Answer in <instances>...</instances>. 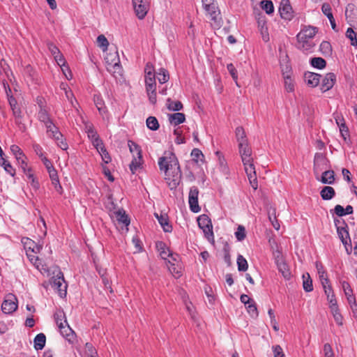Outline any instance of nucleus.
<instances>
[{
  "label": "nucleus",
  "mask_w": 357,
  "mask_h": 357,
  "mask_svg": "<svg viewBox=\"0 0 357 357\" xmlns=\"http://www.w3.org/2000/svg\"><path fill=\"white\" fill-rule=\"evenodd\" d=\"M158 165L160 171L164 172L165 179L170 189L176 188L181 181L182 174L175 154L165 152L164 155L159 158Z\"/></svg>",
  "instance_id": "1"
},
{
  "label": "nucleus",
  "mask_w": 357,
  "mask_h": 357,
  "mask_svg": "<svg viewBox=\"0 0 357 357\" xmlns=\"http://www.w3.org/2000/svg\"><path fill=\"white\" fill-rule=\"evenodd\" d=\"M317 32L314 26H305L297 35L298 48L303 52H311L314 47L312 38Z\"/></svg>",
  "instance_id": "2"
},
{
  "label": "nucleus",
  "mask_w": 357,
  "mask_h": 357,
  "mask_svg": "<svg viewBox=\"0 0 357 357\" xmlns=\"http://www.w3.org/2000/svg\"><path fill=\"white\" fill-rule=\"evenodd\" d=\"M54 317L61 335L69 342L73 343L75 340L76 335L70 327L64 312L62 310H57Z\"/></svg>",
  "instance_id": "3"
},
{
  "label": "nucleus",
  "mask_w": 357,
  "mask_h": 357,
  "mask_svg": "<svg viewBox=\"0 0 357 357\" xmlns=\"http://www.w3.org/2000/svg\"><path fill=\"white\" fill-rule=\"evenodd\" d=\"M199 227L203 231L205 237L209 242H214V234L211 219L207 215L203 214L197 218Z\"/></svg>",
  "instance_id": "4"
},
{
  "label": "nucleus",
  "mask_w": 357,
  "mask_h": 357,
  "mask_svg": "<svg viewBox=\"0 0 357 357\" xmlns=\"http://www.w3.org/2000/svg\"><path fill=\"white\" fill-rule=\"evenodd\" d=\"M47 128V132L49 137L54 139L58 146L62 150H66L68 149V144L63 139V135L59 130L58 128L52 122L45 126Z\"/></svg>",
  "instance_id": "5"
},
{
  "label": "nucleus",
  "mask_w": 357,
  "mask_h": 357,
  "mask_svg": "<svg viewBox=\"0 0 357 357\" xmlns=\"http://www.w3.org/2000/svg\"><path fill=\"white\" fill-rule=\"evenodd\" d=\"M204 9L211 21V25L215 27H220L222 24V17L218 4L211 5L210 7H206Z\"/></svg>",
  "instance_id": "6"
},
{
  "label": "nucleus",
  "mask_w": 357,
  "mask_h": 357,
  "mask_svg": "<svg viewBox=\"0 0 357 357\" xmlns=\"http://www.w3.org/2000/svg\"><path fill=\"white\" fill-rule=\"evenodd\" d=\"M52 287L57 291L61 297L66 295L67 284L64 280L63 273L59 271L56 276L52 278L51 282Z\"/></svg>",
  "instance_id": "7"
},
{
  "label": "nucleus",
  "mask_w": 357,
  "mask_h": 357,
  "mask_svg": "<svg viewBox=\"0 0 357 357\" xmlns=\"http://www.w3.org/2000/svg\"><path fill=\"white\" fill-rule=\"evenodd\" d=\"M328 167V160L322 153H316L314 159V173L317 180H319V174L321 172L327 170Z\"/></svg>",
  "instance_id": "8"
},
{
  "label": "nucleus",
  "mask_w": 357,
  "mask_h": 357,
  "mask_svg": "<svg viewBox=\"0 0 357 357\" xmlns=\"http://www.w3.org/2000/svg\"><path fill=\"white\" fill-rule=\"evenodd\" d=\"M136 15L140 20L144 18L149 9V0H132Z\"/></svg>",
  "instance_id": "9"
},
{
  "label": "nucleus",
  "mask_w": 357,
  "mask_h": 357,
  "mask_svg": "<svg viewBox=\"0 0 357 357\" xmlns=\"http://www.w3.org/2000/svg\"><path fill=\"white\" fill-rule=\"evenodd\" d=\"M198 188L195 186L191 187L189 192L188 203L190 210L194 213H198L201 210L198 204Z\"/></svg>",
  "instance_id": "10"
},
{
  "label": "nucleus",
  "mask_w": 357,
  "mask_h": 357,
  "mask_svg": "<svg viewBox=\"0 0 357 357\" xmlns=\"http://www.w3.org/2000/svg\"><path fill=\"white\" fill-rule=\"evenodd\" d=\"M17 308V298L13 295L6 297L1 305V310L5 314H11Z\"/></svg>",
  "instance_id": "11"
},
{
  "label": "nucleus",
  "mask_w": 357,
  "mask_h": 357,
  "mask_svg": "<svg viewBox=\"0 0 357 357\" xmlns=\"http://www.w3.org/2000/svg\"><path fill=\"white\" fill-rule=\"evenodd\" d=\"M280 17L286 20H291L293 17V10L289 0H282L279 7Z\"/></svg>",
  "instance_id": "12"
},
{
  "label": "nucleus",
  "mask_w": 357,
  "mask_h": 357,
  "mask_svg": "<svg viewBox=\"0 0 357 357\" xmlns=\"http://www.w3.org/2000/svg\"><path fill=\"white\" fill-rule=\"evenodd\" d=\"M336 81V76L333 73H327L322 79L321 90L326 92L333 88Z\"/></svg>",
  "instance_id": "13"
},
{
  "label": "nucleus",
  "mask_w": 357,
  "mask_h": 357,
  "mask_svg": "<svg viewBox=\"0 0 357 357\" xmlns=\"http://www.w3.org/2000/svg\"><path fill=\"white\" fill-rule=\"evenodd\" d=\"M85 130L87 133L88 137L91 140L94 146H98L101 145L102 140L99 138L97 132L95 130L93 126L91 124H86Z\"/></svg>",
  "instance_id": "14"
},
{
  "label": "nucleus",
  "mask_w": 357,
  "mask_h": 357,
  "mask_svg": "<svg viewBox=\"0 0 357 357\" xmlns=\"http://www.w3.org/2000/svg\"><path fill=\"white\" fill-rule=\"evenodd\" d=\"M24 247L26 251L31 252V253H38L42 249L40 245H38L33 241L29 238L22 240Z\"/></svg>",
  "instance_id": "15"
},
{
  "label": "nucleus",
  "mask_w": 357,
  "mask_h": 357,
  "mask_svg": "<svg viewBox=\"0 0 357 357\" xmlns=\"http://www.w3.org/2000/svg\"><path fill=\"white\" fill-rule=\"evenodd\" d=\"M276 264L279 272L282 274L285 280H289L291 274V271L287 265V264L282 260V259H277Z\"/></svg>",
  "instance_id": "16"
},
{
  "label": "nucleus",
  "mask_w": 357,
  "mask_h": 357,
  "mask_svg": "<svg viewBox=\"0 0 357 357\" xmlns=\"http://www.w3.org/2000/svg\"><path fill=\"white\" fill-rule=\"evenodd\" d=\"M320 75L307 72L304 75V79L307 84L311 87L317 86L320 82Z\"/></svg>",
  "instance_id": "17"
},
{
  "label": "nucleus",
  "mask_w": 357,
  "mask_h": 357,
  "mask_svg": "<svg viewBox=\"0 0 357 357\" xmlns=\"http://www.w3.org/2000/svg\"><path fill=\"white\" fill-rule=\"evenodd\" d=\"M345 16L347 20V22L351 26H354V23L355 22L356 18V6L353 3H349L345 10Z\"/></svg>",
  "instance_id": "18"
},
{
  "label": "nucleus",
  "mask_w": 357,
  "mask_h": 357,
  "mask_svg": "<svg viewBox=\"0 0 357 357\" xmlns=\"http://www.w3.org/2000/svg\"><path fill=\"white\" fill-rule=\"evenodd\" d=\"M157 246L160 251V255L162 259H167V257H170L172 261H177L178 256L172 254L170 252V250L167 248L165 247V245L164 243L160 242V243H158L157 245Z\"/></svg>",
  "instance_id": "19"
},
{
  "label": "nucleus",
  "mask_w": 357,
  "mask_h": 357,
  "mask_svg": "<svg viewBox=\"0 0 357 357\" xmlns=\"http://www.w3.org/2000/svg\"><path fill=\"white\" fill-rule=\"evenodd\" d=\"M155 216L158 219L159 223L162 227L164 231L165 232H171L172 230V227L169 224L167 216L166 215H158V213H155Z\"/></svg>",
  "instance_id": "20"
},
{
  "label": "nucleus",
  "mask_w": 357,
  "mask_h": 357,
  "mask_svg": "<svg viewBox=\"0 0 357 357\" xmlns=\"http://www.w3.org/2000/svg\"><path fill=\"white\" fill-rule=\"evenodd\" d=\"M146 91L147 96L149 97V102L152 105H155L157 102V96H156V84H150L146 85Z\"/></svg>",
  "instance_id": "21"
},
{
  "label": "nucleus",
  "mask_w": 357,
  "mask_h": 357,
  "mask_svg": "<svg viewBox=\"0 0 357 357\" xmlns=\"http://www.w3.org/2000/svg\"><path fill=\"white\" fill-rule=\"evenodd\" d=\"M106 67L112 64L120 63V59L117 50L110 52L105 56Z\"/></svg>",
  "instance_id": "22"
},
{
  "label": "nucleus",
  "mask_w": 357,
  "mask_h": 357,
  "mask_svg": "<svg viewBox=\"0 0 357 357\" xmlns=\"http://www.w3.org/2000/svg\"><path fill=\"white\" fill-rule=\"evenodd\" d=\"M322 183L333 184L335 181V173L333 170H325L319 180Z\"/></svg>",
  "instance_id": "23"
},
{
  "label": "nucleus",
  "mask_w": 357,
  "mask_h": 357,
  "mask_svg": "<svg viewBox=\"0 0 357 357\" xmlns=\"http://www.w3.org/2000/svg\"><path fill=\"white\" fill-rule=\"evenodd\" d=\"M168 117L170 123L174 126L181 124L185 121V114L180 112L169 114Z\"/></svg>",
  "instance_id": "24"
},
{
  "label": "nucleus",
  "mask_w": 357,
  "mask_h": 357,
  "mask_svg": "<svg viewBox=\"0 0 357 357\" xmlns=\"http://www.w3.org/2000/svg\"><path fill=\"white\" fill-rule=\"evenodd\" d=\"M321 10H322V12L324 13V14L326 15L327 16V17L328 18L330 23L331 24L332 29L333 30L336 31V24L335 22L333 15L331 13V8L330 5L328 3L323 4V6L321 7Z\"/></svg>",
  "instance_id": "25"
},
{
  "label": "nucleus",
  "mask_w": 357,
  "mask_h": 357,
  "mask_svg": "<svg viewBox=\"0 0 357 357\" xmlns=\"http://www.w3.org/2000/svg\"><path fill=\"white\" fill-rule=\"evenodd\" d=\"M347 225L342 227H337V231L339 236V238L341 239L343 244L347 245L348 243V240L350 241L349 234L347 229Z\"/></svg>",
  "instance_id": "26"
},
{
  "label": "nucleus",
  "mask_w": 357,
  "mask_h": 357,
  "mask_svg": "<svg viewBox=\"0 0 357 357\" xmlns=\"http://www.w3.org/2000/svg\"><path fill=\"white\" fill-rule=\"evenodd\" d=\"M320 195L324 200H330L335 195L333 188L331 186H325L320 192Z\"/></svg>",
  "instance_id": "27"
},
{
  "label": "nucleus",
  "mask_w": 357,
  "mask_h": 357,
  "mask_svg": "<svg viewBox=\"0 0 357 357\" xmlns=\"http://www.w3.org/2000/svg\"><path fill=\"white\" fill-rule=\"evenodd\" d=\"M108 72H109L115 78L122 76L123 69L120 63L112 64L106 67Z\"/></svg>",
  "instance_id": "28"
},
{
  "label": "nucleus",
  "mask_w": 357,
  "mask_h": 357,
  "mask_svg": "<svg viewBox=\"0 0 357 357\" xmlns=\"http://www.w3.org/2000/svg\"><path fill=\"white\" fill-rule=\"evenodd\" d=\"M34 348L36 350H41L44 348L46 342V337L43 333L38 334L33 340Z\"/></svg>",
  "instance_id": "29"
},
{
  "label": "nucleus",
  "mask_w": 357,
  "mask_h": 357,
  "mask_svg": "<svg viewBox=\"0 0 357 357\" xmlns=\"http://www.w3.org/2000/svg\"><path fill=\"white\" fill-rule=\"evenodd\" d=\"M95 105L101 115L107 112V109L102 98L99 95H95L93 97Z\"/></svg>",
  "instance_id": "30"
},
{
  "label": "nucleus",
  "mask_w": 357,
  "mask_h": 357,
  "mask_svg": "<svg viewBox=\"0 0 357 357\" xmlns=\"http://www.w3.org/2000/svg\"><path fill=\"white\" fill-rule=\"evenodd\" d=\"M166 106L167 108L170 111L178 112L183 109V104L181 102L178 100L174 101L171 98H167Z\"/></svg>",
  "instance_id": "31"
},
{
  "label": "nucleus",
  "mask_w": 357,
  "mask_h": 357,
  "mask_svg": "<svg viewBox=\"0 0 357 357\" xmlns=\"http://www.w3.org/2000/svg\"><path fill=\"white\" fill-rule=\"evenodd\" d=\"M330 309L336 324L339 326H342L343 317L339 311L337 305L333 304L332 306H330Z\"/></svg>",
  "instance_id": "32"
},
{
  "label": "nucleus",
  "mask_w": 357,
  "mask_h": 357,
  "mask_svg": "<svg viewBox=\"0 0 357 357\" xmlns=\"http://www.w3.org/2000/svg\"><path fill=\"white\" fill-rule=\"evenodd\" d=\"M236 137L238 143V146L242 144H247L248 139L244 129L241 126H238L236 128Z\"/></svg>",
  "instance_id": "33"
},
{
  "label": "nucleus",
  "mask_w": 357,
  "mask_h": 357,
  "mask_svg": "<svg viewBox=\"0 0 357 357\" xmlns=\"http://www.w3.org/2000/svg\"><path fill=\"white\" fill-rule=\"evenodd\" d=\"M245 173L248 177L250 183L254 182L257 180L256 172L254 166V163L248 165H244Z\"/></svg>",
  "instance_id": "34"
},
{
  "label": "nucleus",
  "mask_w": 357,
  "mask_h": 357,
  "mask_svg": "<svg viewBox=\"0 0 357 357\" xmlns=\"http://www.w3.org/2000/svg\"><path fill=\"white\" fill-rule=\"evenodd\" d=\"M303 287L306 292L313 290L312 280L308 273L303 275Z\"/></svg>",
  "instance_id": "35"
},
{
  "label": "nucleus",
  "mask_w": 357,
  "mask_h": 357,
  "mask_svg": "<svg viewBox=\"0 0 357 357\" xmlns=\"http://www.w3.org/2000/svg\"><path fill=\"white\" fill-rule=\"evenodd\" d=\"M26 256L29 259L30 261L33 264V265L40 271L43 270L45 271V268H43V266H42V268H40V266L41 265L40 259L38 258V256L36 255L37 253H31V252L26 251Z\"/></svg>",
  "instance_id": "36"
},
{
  "label": "nucleus",
  "mask_w": 357,
  "mask_h": 357,
  "mask_svg": "<svg viewBox=\"0 0 357 357\" xmlns=\"http://www.w3.org/2000/svg\"><path fill=\"white\" fill-rule=\"evenodd\" d=\"M115 217L116 220L119 223H122L126 227H128L130 224V220L128 215L126 214L124 211L119 210L115 213Z\"/></svg>",
  "instance_id": "37"
},
{
  "label": "nucleus",
  "mask_w": 357,
  "mask_h": 357,
  "mask_svg": "<svg viewBox=\"0 0 357 357\" xmlns=\"http://www.w3.org/2000/svg\"><path fill=\"white\" fill-rule=\"evenodd\" d=\"M282 75L284 81V87L287 91L292 92L294 90V84L293 79L291 78V75H285L284 70H282Z\"/></svg>",
  "instance_id": "38"
},
{
  "label": "nucleus",
  "mask_w": 357,
  "mask_h": 357,
  "mask_svg": "<svg viewBox=\"0 0 357 357\" xmlns=\"http://www.w3.org/2000/svg\"><path fill=\"white\" fill-rule=\"evenodd\" d=\"M133 157L134 158L130 164V169L132 174H135L142 165V156H135V155H134Z\"/></svg>",
  "instance_id": "39"
},
{
  "label": "nucleus",
  "mask_w": 357,
  "mask_h": 357,
  "mask_svg": "<svg viewBox=\"0 0 357 357\" xmlns=\"http://www.w3.org/2000/svg\"><path fill=\"white\" fill-rule=\"evenodd\" d=\"M98 153L100 154L102 160L105 163H109L111 161V158L107 151V150L105 149V146L103 145L102 142H101V145L98 146H95Z\"/></svg>",
  "instance_id": "40"
},
{
  "label": "nucleus",
  "mask_w": 357,
  "mask_h": 357,
  "mask_svg": "<svg viewBox=\"0 0 357 357\" xmlns=\"http://www.w3.org/2000/svg\"><path fill=\"white\" fill-rule=\"evenodd\" d=\"M0 165L3 167L4 170L10 176H15V170L14 169L11 164L4 158H2L0 160Z\"/></svg>",
  "instance_id": "41"
},
{
  "label": "nucleus",
  "mask_w": 357,
  "mask_h": 357,
  "mask_svg": "<svg viewBox=\"0 0 357 357\" xmlns=\"http://www.w3.org/2000/svg\"><path fill=\"white\" fill-rule=\"evenodd\" d=\"M146 123L147 128L151 130H157L160 126L158 121L155 116L148 117Z\"/></svg>",
  "instance_id": "42"
},
{
  "label": "nucleus",
  "mask_w": 357,
  "mask_h": 357,
  "mask_svg": "<svg viewBox=\"0 0 357 357\" xmlns=\"http://www.w3.org/2000/svg\"><path fill=\"white\" fill-rule=\"evenodd\" d=\"M261 7L264 10H265V12L268 15L272 14L274 11L273 3L271 1H269V0L261 1Z\"/></svg>",
  "instance_id": "43"
},
{
  "label": "nucleus",
  "mask_w": 357,
  "mask_h": 357,
  "mask_svg": "<svg viewBox=\"0 0 357 357\" xmlns=\"http://www.w3.org/2000/svg\"><path fill=\"white\" fill-rule=\"evenodd\" d=\"M316 267H317L318 274H319L321 284L329 283V280L327 278L326 273L324 270L322 265L321 264L317 263Z\"/></svg>",
  "instance_id": "44"
},
{
  "label": "nucleus",
  "mask_w": 357,
  "mask_h": 357,
  "mask_svg": "<svg viewBox=\"0 0 357 357\" xmlns=\"http://www.w3.org/2000/svg\"><path fill=\"white\" fill-rule=\"evenodd\" d=\"M310 63L313 67L319 69H322L325 68L326 65V61L321 57H314L310 61Z\"/></svg>",
  "instance_id": "45"
},
{
  "label": "nucleus",
  "mask_w": 357,
  "mask_h": 357,
  "mask_svg": "<svg viewBox=\"0 0 357 357\" xmlns=\"http://www.w3.org/2000/svg\"><path fill=\"white\" fill-rule=\"evenodd\" d=\"M23 172L25 174L27 178L31 181V185L33 188L37 189L39 186L38 183L35 180L33 174L32 173L31 169L28 166L26 168V171H23Z\"/></svg>",
  "instance_id": "46"
},
{
  "label": "nucleus",
  "mask_w": 357,
  "mask_h": 357,
  "mask_svg": "<svg viewBox=\"0 0 357 357\" xmlns=\"http://www.w3.org/2000/svg\"><path fill=\"white\" fill-rule=\"evenodd\" d=\"M169 75L168 71L165 68H160L158 73V79L160 84H164L168 82Z\"/></svg>",
  "instance_id": "47"
},
{
  "label": "nucleus",
  "mask_w": 357,
  "mask_h": 357,
  "mask_svg": "<svg viewBox=\"0 0 357 357\" xmlns=\"http://www.w3.org/2000/svg\"><path fill=\"white\" fill-rule=\"evenodd\" d=\"M97 43L98 46L100 47L102 50V51L105 52L107 50L109 46V42L104 35L101 34L98 36Z\"/></svg>",
  "instance_id": "48"
},
{
  "label": "nucleus",
  "mask_w": 357,
  "mask_h": 357,
  "mask_svg": "<svg viewBox=\"0 0 357 357\" xmlns=\"http://www.w3.org/2000/svg\"><path fill=\"white\" fill-rule=\"evenodd\" d=\"M255 17L259 30L263 29V28L267 29L266 19V17L262 13H258L257 14H256Z\"/></svg>",
  "instance_id": "49"
},
{
  "label": "nucleus",
  "mask_w": 357,
  "mask_h": 357,
  "mask_svg": "<svg viewBox=\"0 0 357 357\" xmlns=\"http://www.w3.org/2000/svg\"><path fill=\"white\" fill-rule=\"evenodd\" d=\"M347 37L351 40V45L357 47L356 33L352 28H348L346 32Z\"/></svg>",
  "instance_id": "50"
},
{
  "label": "nucleus",
  "mask_w": 357,
  "mask_h": 357,
  "mask_svg": "<svg viewBox=\"0 0 357 357\" xmlns=\"http://www.w3.org/2000/svg\"><path fill=\"white\" fill-rule=\"evenodd\" d=\"M38 119L43 122L45 126L52 122L47 111L43 109H41L38 112Z\"/></svg>",
  "instance_id": "51"
},
{
  "label": "nucleus",
  "mask_w": 357,
  "mask_h": 357,
  "mask_svg": "<svg viewBox=\"0 0 357 357\" xmlns=\"http://www.w3.org/2000/svg\"><path fill=\"white\" fill-rule=\"evenodd\" d=\"M237 265L239 271H245L248 268L247 260L242 255L238 257Z\"/></svg>",
  "instance_id": "52"
},
{
  "label": "nucleus",
  "mask_w": 357,
  "mask_h": 357,
  "mask_svg": "<svg viewBox=\"0 0 357 357\" xmlns=\"http://www.w3.org/2000/svg\"><path fill=\"white\" fill-rule=\"evenodd\" d=\"M238 150H239V153H240V155L242 156V155H250L252 154V149L250 148V146H249L248 143L247 144H241L239 146H238Z\"/></svg>",
  "instance_id": "53"
},
{
  "label": "nucleus",
  "mask_w": 357,
  "mask_h": 357,
  "mask_svg": "<svg viewBox=\"0 0 357 357\" xmlns=\"http://www.w3.org/2000/svg\"><path fill=\"white\" fill-rule=\"evenodd\" d=\"M191 156L192 157V160L197 163L199 162V161H203L204 158L202 152L198 149H192Z\"/></svg>",
  "instance_id": "54"
},
{
  "label": "nucleus",
  "mask_w": 357,
  "mask_h": 357,
  "mask_svg": "<svg viewBox=\"0 0 357 357\" xmlns=\"http://www.w3.org/2000/svg\"><path fill=\"white\" fill-rule=\"evenodd\" d=\"M129 149L131 153L136 154L135 156L142 155V150L139 145L132 141L128 142Z\"/></svg>",
  "instance_id": "55"
},
{
  "label": "nucleus",
  "mask_w": 357,
  "mask_h": 357,
  "mask_svg": "<svg viewBox=\"0 0 357 357\" xmlns=\"http://www.w3.org/2000/svg\"><path fill=\"white\" fill-rule=\"evenodd\" d=\"M246 308L252 317L256 318L258 317V310L255 301H252L250 304L246 305Z\"/></svg>",
  "instance_id": "56"
},
{
  "label": "nucleus",
  "mask_w": 357,
  "mask_h": 357,
  "mask_svg": "<svg viewBox=\"0 0 357 357\" xmlns=\"http://www.w3.org/2000/svg\"><path fill=\"white\" fill-rule=\"evenodd\" d=\"M167 266L170 273L175 278H179L181 276V271L175 266V264L172 263V261L170 259L168 260Z\"/></svg>",
  "instance_id": "57"
},
{
  "label": "nucleus",
  "mask_w": 357,
  "mask_h": 357,
  "mask_svg": "<svg viewBox=\"0 0 357 357\" xmlns=\"http://www.w3.org/2000/svg\"><path fill=\"white\" fill-rule=\"evenodd\" d=\"M12 109L13 114L15 119V123L18 125L22 123V111L21 109L17 106Z\"/></svg>",
  "instance_id": "58"
},
{
  "label": "nucleus",
  "mask_w": 357,
  "mask_h": 357,
  "mask_svg": "<svg viewBox=\"0 0 357 357\" xmlns=\"http://www.w3.org/2000/svg\"><path fill=\"white\" fill-rule=\"evenodd\" d=\"M235 236L238 241H243L246 236L245 227L242 225H239L235 232Z\"/></svg>",
  "instance_id": "59"
},
{
  "label": "nucleus",
  "mask_w": 357,
  "mask_h": 357,
  "mask_svg": "<svg viewBox=\"0 0 357 357\" xmlns=\"http://www.w3.org/2000/svg\"><path fill=\"white\" fill-rule=\"evenodd\" d=\"M174 135L176 136V138L175 139L176 144H181L185 142V138L181 135L182 130L179 128L174 129Z\"/></svg>",
  "instance_id": "60"
},
{
  "label": "nucleus",
  "mask_w": 357,
  "mask_h": 357,
  "mask_svg": "<svg viewBox=\"0 0 357 357\" xmlns=\"http://www.w3.org/2000/svg\"><path fill=\"white\" fill-rule=\"evenodd\" d=\"M22 171H26V168L28 167L26 162V157L23 153L22 155L17 156L15 158Z\"/></svg>",
  "instance_id": "61"
},
{
  "label": "nucleus",
  "mask_w": 357,
  "mask_h": 357,
  "mask_svg": "<svg viewBox=\"0 0 357 357\" xmlns=\"http://www.w3.org/2000/svg\"><path fill=\"white\" fill-rule=\"evenodd\" d=\"M66 84H62L61 85V88L65 91V94L67 99L69 100L73 107H75L73 102V94L70 90H68L66 88Z\"/></svg>",
  "instance_id": "62"
},
{
  "label": "nucleus",
  "mask_w": 357,
  "mask_h": 357,
  "mask_svg": "<svg viewBox=\"0 0 357 357\" xmlns=\"http://www.w3.org/2000/svg\"><path fill=\"white\" fill-rule=\"evenodd\" d=\"M85 347H86V353L88 357H91L92 356L97 355V351L91 344L86 343L85 345Z\"/></svg>",
  "instance_id": "63"
},
{
  "label": "nucleus",
  "mask_w": 357,
  "mask_h": 357,
  "mask_svg": "<svg viewBox=\"0 0 357 357\" xmlns=\"http://www.w3.org/2000/svg\"><path fill=\"white\" fill-rule=\"evenodd\" d=\"M273 351L274 357H285L282 349L280 345H275L273 347Z\"/></svg>",
  "instance_id": "64"
}]
</instances>
